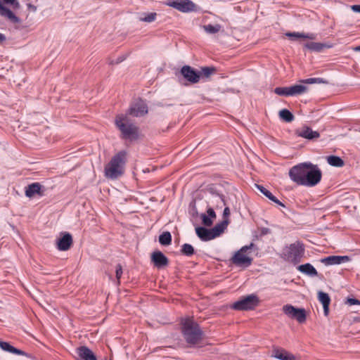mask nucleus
Returning <instances> with one entry per match:
<instances>
[{"label":"nucleus","mask_w":360,"mask_h":360,"mask_svg":"<svg viewBox=\"0 0 360 360\" xmlns=\"http://www.w3.org/2000/svg\"><path fill=\"white\" fill-rule=\"evenodd\" d=\"M148 113V107L146 103L139 100L131 104L126 115H118L115 119V124L120 130L122 137L126 139H136L138 137V128L129 118V115L133 117H141Z\"/></svg>","instance_id":"1"},{"label":"nucleus","mask_w":360,"mask_h":360,"mask_svg":"<svg viewBox=\"0 0 360 360\" xmlns=\"http://www.w3.org/2000/svg\"><path fill=\"white\" fill-rule=\"evenodd\" d=\"M289 176L298 185L311 187L320 182L322 173L316 165L306 162L292 167L289 171Z\"/></svg>","instance_id":"2"},{"label":"nucleus","mask_w":360,"mask_h":360,"mask_svg":"<svg viewBox=\"0 0 360 360\" xmlns=\"http://www.w3.org/2000/svg\"><path fill=\"white\" fill-rule=\"evenodd\" d=\"M127 161V152L121 150L115 154L105 167V176L111 179H117L124 173Z\"/></svg>","instance_id":"3"},{"label":"nucleus","mask_w":360,"mask_h":360,"mask_svg":"<svg viewBox=\"0 0 360 360\" xmlns=\"http://www.w3.org/2000/svg\"><path fill=\"white\" fill-rule=\"evenodd\" d=\"M181 331L185 340L189 345L198 344L202 339V333L198 325L190 318L181 320Z\"/></svg>","instance_id":"4"},{"label":"nucleus","mask_w":360,"mask_h":360,"mask_svg":"<svg viewBox=\"0 0 360 360\" xmlns=\"http://www.w3.org/2000/svg\"><path fill=\"white\" fill-rule=\"evenodd\" d=\"M304 252L303 245L297 241L285 246L281 251V257L284 260L293 264H297L300 262Z\"/></svg>","instance_id":"5"},{"label":"nucleus","mask_w":360,"mask_h":360,"mask_svg":"<svg viewBox=\"0 0 360 360\" xmlns=\"http://www.w3.org/2000/svg\"><path fill=\"white\" fill-rule=\"evenodd\" d=\"M228 223L227 220H224V221L216 224L211 229H207L204 227H197L195 229V232L197 236L202 240L208 241L220 236V234L223 233L224 229L226 228Z\"/></svg>","instance_id":"6"},{"label":"nucleus","mask_w":360,"mask_h":360,"mask_svg":"<svg viewBox=\"0 0 360 360\" xmlns=\"http://www.w3.org/2000/svg\"><path fill=\"white\" fill-rule=\"evenodd\" d=\"M259 302L255 295H249L234 302L232 308L236 310H249L255 308Z\"/></svg>","instance_id":"7"},{"label":"nucleus","mask_w":360,"mask_h":360,"mask_svg":"<svg viewBox=\"0 0 360 360\" xmlns=\"http://www.w3.org/2000/svg\"><path fill=\"white\" fill-rule=\"evenodd\" d=\"M165 4L182 13H189L195 10V4L191 0H167Z\"/></svg>","instance_id":"8"},{"label":"nucleus","mask_w":360,"mask_h":360,"mask_svg":"<svg viewBox=\"0 0 360 360\" xmlns=\"http://www.w3.org/2000/svg\"><path fill=\"white\" fill-rule=\"evenodd\" d=\"M252 247V244L242 247L231 258L232 262L238 266H250L252 263V259L246 255V252Z\"/></svg>","instance_id":"9"},{"label":"nucleus","mask_w":360,"mask_h":360,"mask_svg":"<svg viewBox=\"0 0 360 360\" xmlns=\"http://www.w3.org/2000/svg\"><path fill=\"white\" fill-rule=\"evenodd\" d=\"M282 310L288 317L295 319L300 323L306 321V311L304 309L296 308L291 304H285L283 307Z\"/></svg>","instance_id":"10"},{"label":"nucleus","mask_w":360,"mask_h":360,"mask_svg":"<svg viewBox=\"0 0 360 360\" xmlns=\"http://www.w3.org/2000/svg\"><path fill=\"white\" fill-rule=\"evenodd\" d=\"M181 74L188 82L192 84L198 83L200 79V74H199V72L195 70L188 65L182 67Z\"/></svg>","instance_id":"11"},{"label":"nucleus","mask_w":360,"mask_h":360,"mask_svg":"<svg viewBox=\"0 0 360 360\" xmlns=\"http://www.w3.org/2000/svg\"><path fill=\"white\" fill-rule=\"evenodd\" d=\"M45 188L39 183L35 182L28 185L25 188V195L28 198H32L35 195L43 196L44 194Z\"/></svg>","instance_id":"12"},{"label":"nucleus","mask_w":360,"mask_h":360,"mask_svg":"<svg viewBox=\"0 0 360 360\" xmlns=\"http://www.w3.org/2000/svg\"><path fill=\"white\" fill-rule=\"evenodd\" d=\"M72 244V236L68 233H64L63 236L59 238L56 241L57 249L60 251H66L69 250Z\"/></svg>","instance_id":"13"},{"label":"nucleus","mask_w":360,"mask_h":360,"mask_svg":"<svg viewBox=\"0 0 360 360\" xmlns=\"http://www.w3.org/2000/svg\"><path fill=\"white\" fill-rule=\"evenodd\" d=\"M151 260L154 265L158 268H162L168 264V259L160 251L153 252L151 255Z\"/></svg>","instance_id":"14"},{"label":"nucleus","mask_w":360,"mask_h":360,"mask_svg":"<svg viewBox=\"0 0 360 360\" xmlns=\"http://www.w3.org/2000/svg\"><path fill=\"white\" fill-rule=\"evenodd\" d=\"M76 354L80 360H97L93 352L86 346L78 347Z\"/></svg>","instance_id":"15"},{"label":"nucleus","mask_w":360,"mask_h":360,"mask_svg":"<svg viewBox=\"0 0 360 360\" xmlns=\"http://www.w3.org/2000/svg\"><path fill=\"white\" fill-rule=\"evenodd\" d=\"M349 260V257L347 256H329L325 258H323L321 262L326 266L334 265V264H340Z\"/></svg>","instance_id":"16"},{"label":"nucleus","mask_w":360,"mask_h":360,"mask_svg":"<svg viewBox=\"0 0 360 360\" xmlns=\"http://www.w3.org/2000/svg\"><path fill=\"white\" fill-rule=\"evenodd\" d=\"M297 134L298 136L302 137L304 139H307L309 140H312L314 139H317L319 137L320 134L316 131H313L310 127H304L300 129L297 131Z\"/></svg>","instance_id":"17"},{"label":"nucleus","mask_w":360,"mask_h":360,"mask_svg":"<svg viewBox=\"0 0 360 360\" xmlns=\"http://www.w3.org/2000/svg\"><path fill=\"white\" fill-rule=\"evenodd\" d=\"M0 15L14 23H19L20 22L19 18L12 11L4 6L1 2H0Z\"/></svg>","instance_id":"18"},{"label":"nucleus","mask_w":360,"mask_h":360,"mask_svg":"<svg viewBox=\"0 0 360 360\" xmlns=\"http://www.w3.org/2000/svg\"><path fill=\"white\" fill-rule=\"evenodd\" d=\"M297 269L302 274L309 276H316L318 275V272L316 269L309 263L300 265L297 267Z\"/></svg>","instance_id":"19"},{"label":"nucleus","mask_w":360,"mask_h":360,"mask_svg":"<svg viewBox=\"0 0 360 360\" xmlns=\"http://www.w3.org/2000/svg\"><path fill=\"white\" fill-rule=\"evenodd\" d=\"M318 298L319 302L323 304L325 315H327L330 302L329 295L326 292L320 291L318 294Z\"/></svg>","instance_id":"20"},{"label":"nucleus","mask_w":360,"mask_h":360,"mask_svg":"<svg viewBox=\"0 0 360 360\" xmlns=\"http://www.w3.org/2000/svg\"><path fill=\"white\" fill-rule=\"evenodd\" d=\"M256 187L262 193H263L269 200L282 207H285V205L281 201H279L269 191H268L263 186L256 184Z\"/></svg>","instance_id":"21"},{"label":"nucleus","mask_w":360,"mask_h":360,"mask_svg":"<svg viewBox=\"0 0 360 360\" xmlns=\"http://www.w3.org/2000/svg\"><path fill=\"white\" fill-rule=\"evenodd\" d=\"M0 347L6 352L18 354V355H25V352L20 349L15 348L12 345H11L8 342L0 341Z\"/></svg>","instance_id":"22"},{"label":"nucleus","mask_w":360,"mask_h":360,"mask_svg":"<svg viewBox=\"0 0 360 360\" xmlns=\"http://www.w3.org/2000/svg\"><path fill=\"white\" fill-rule=\"evenodd\" d=\"M274 356L281 360H295V357L292 354L285 350H275Z\"/></svg>","instance_id":"23"},{"label":"nucleus","mask_w":360,"mask_h":360,"mask_svg":"<svg viewBox=\"0 0 360 360\" xmlns=\"http://www.w3.org/2000/svg\"><path fill=\"white\" fill-rule=\"evenodd\" d=\"M286 36L292 39L304 38L311 40L315 39L316 38V34L314 33L304 34L300 32H288L286 33Z\"/></svg>","instance_id":"24"},{"label":"nucleus","mask_w":360,"mask_h":360,"mask_svg":"<svg viewBox=\"0 0 360 360\" xmlns=\"http://www.w3.org/2000/svg\"><path fill=\"white\" fill-rule=\"evenodd\" d=\"M307 87L303 84H295L289 86L290 96H297L304 94Z\"/></svg>","instance_id":"25"},{"label":"nucleus","mask_w":360,"mask_h":360,"mask_svg":"<svg viewBox=\"0 0 360 360\" xmlns=\"http://www.w3.org/2000/svg\"><path fill=\"white\" fill-rule=\"evenodd\" d=\"M304 46L310 51L320 52L323 48L326 47V45L318 42H309L305 44Z\"/></svg>","instance_id":"26"},{"label":"nucleus","mask_w":360,"mask_h":360,"mask_svg":"<svg viewBox=\"0 0 360 360\" xmlns=\"http://www.w3.org/2000/svg\"><path fill=\"white\" fill-rule=\"evenodd\" d=\"M279 117L286 122H290L294 120V115L287 109L280 110Z\"/></svg>","instance_id":"27"},{"label":"nucleus","mask_w":360,"mask_h":360,"mask_svg":"<svg viewBox=\"0 0 360 360\" xmlns=\"http://www.w3.org/2000/svg\"><path fill=\"white\" fill-rule=\"evenodd\" d=\"M328 163L334 167H342L344 165L343 160L338 156L330 155L327 158Z\"/></svg>","instance_id":"28"},{"label":"nucleus","mask_w":360,"mask_h":360,"mask_svg":"<svg viewBox=\"0 0 360 360\" xmlns=\"http://www.w3.org/2000/svg\"><path fill=\"white\" fill-rule=\"evenodd\" d=\"M202 28L207 34H215L221 30V26L219 24H209L203 25Z\"/></svg>","instance_id":"29"},{"label":"nucleus","mask_w":360,"mask_h":360,"mask_svg":"<svg viewBox=\"0 0 360 360\" xmlns=\"http://www.w3.org/2000/svg\"><path fill=\"white\" fill-rule=\"evenodd\" d=\"M159 242L162 245H168L172 242L171 233L168 231L163 232L159 236Z\"/></svg>","instance_id":"30"},{"label":"nucleus","mask_w":360,"mask_h":360,"mask_svg":"<svg viewBox=\"0 0 360 360\" xmlns=\"http://www.w3.org/2000/svg\"><path fill=\"white\" fill-rule=\"evenodd\" d=\"M156 13H143L139 17V20L146 22H152L156 20Z\"/></svg>","instance_id":"31"},{"label":"nucleus","mask_w":360,"mask_h":360,"mask_svg":"<svg viewBox=\"0 0 360 360\" xmlns=\"http://www.w3.org/2000/svg\"><path fill=\"white\" fill-rule=\"evenodd\" d=\"M215 70V68L213 67H204L201 68V71L199 72V74H200V77L208 78Z\"/></svg>","instance_id":"32"},{"label":"nucleus","mask_w":360,"mask_h":360,"mask_svg":"<svg viewBox=\"0 0 360 360\" xmlns=\"http://www.w3.org/2000/svg\"><path fill=\"white\" fill-rule=\"evenodd\" d=\"M303 84H327L328 82L324 80L322 78H308L305 79H302L301 81Z\"/></svg>","instance_id":"33"},{"label":"nucleus","mask_w":360,"mask_h":360,"mask_svg":"<svg viewBox=\"0 0 360 360\" xmlns=\"http://www.w3.org/2000/svg\"><path fill=\"white\" fill-rule=\"evenodd\" d=\"M274 92L279 96H290L289 86L276 87Z\"/></svg>","instance_id":"34"},{"label":"nucleus","mask_w":360,"mask_h":360,"mask_svg":"<svg viewBox=\"0 0 360 360\" xmlns=\"http://www.w3.org/2000/svg\"><path fill=\"white\" fill-rule=\"evenodd\" d=\"M181 252L186 256H191L194 254V249L191 245L185 243L182 245Z\"/></svg>","instance_id":"35"},{"label":"nucleus","mask_w":360,"mask_h":360,"mask_svg":"<svg viewBox=\"0 0 360 360\" xmlns=\"http://www.w3.org/2000/svg\"><path fill=\"white\" fill-rule=\"evenodd\" d=\"M201 218H202V224L205 226H210L213 223V221H212L213 219H211L210 217H208L205 214H202L201 216Z\"/></svg>","instance_id":"36"},{"label":"nucleus","mask_w":360,"mask_h":360,"mask_svg":"<svg viewBox=\"0 0 360 360\" xmlns=\"http://www.w3.org/2000/svg\"><path fill=\"white\" fill-rule=\"evenodd\" d=\"M4 3L12 6L14 9L20 8V3L17 0H3Z\"/></svg>","instance_id":"37"},{"label":"nucleus","mask_w":360,"mask_h":360,"mask_svg":"<svg viewBox=\"0 0 360 360\" xmlns=\"http://www.w3.org/2000/svg\"><path fill=\"white\" fill-rule=\"evenodd\" d=\"M346 303L350 306L354 305V304L360 305V300L355 299V298H348L347 300Z\"/></svg>","instance_id":"38"},{"label":"nucleus","mask_w":360,"mask_h":360,"mask_svg":"<svg viewBox=\"0 0 360 360\" xmlns=\"http://www.w3.org/2000/svg\"><path fill=\"white\" fill-rule=\"evenodd\" d=\"M122 274V266L118 264L116 267V277L119 280Z\"/></svg>","instance_id":"39"},{"label":"nucleus","mask_w":360,"mask_h":360,"mask_svg":"<svg viewBox=\"0 0 360 360\" xmlns=\"http://www.w3.org/2000/svg\"><path fill=\"white\" fill-rule=\"evenodd\" d=\"M207 212V216L210 217L211 219L216 218V214L212 208H211V207L208 208Z\"/></svg>","instance_id":"40"},{"label":"nucleus","mask_w":360,"mask_h":360,"mask_svg":"<svg viewBox=\"0 0 360 360\" xmlns=\"http://www.w3.org/2000/svg\"><path fill=\"white\" fill-rule=\"evenodd\" d=\"M351 9L355 13H360V5H352Z\"/></svg>","instance_id":"41"},{"label":"nucleus","mask_w":360,"mask_h":360,"mask_svg":"<svg viewBox=\"0 0 360 360\" xmlns=\"http://www.w3.org/2000/svg\"><path fill=\"white\" fill-rule=\"evenodd\" d=\"M230 214V210L229 207H225L224 210L223 215L224 217H228Z\"/></svg>","instance_id":"42"},{"label":"nucleus","mask_w":360,"mask_h":360,"mask_svg":"<svg viewBox=\"0 0 360 360\" xmlns=\"http://www.w3.org/2000/svg\"><path fill=\"white\" fill-rule=\"evenodd\" d=\"M6 40V37L4 34L0 33V44Z\"/></svg>","instance_id":"43"},{"label":"nucleus","mask_w":360,"mask_h":360,"mask_svg":"<svg viewBox=\"0 0 360 360\" xmlns=\"http://www.w3.org/2000/svg\"><path fill=\"white\" fill-rule=\"evenodd\" d=\"M124 60V57H119L117 60H116V63H121L122 61H123Z\"/></svg>","instance_id":"44"},{"label":"nucleus","mask_w":360,"mask_h":360,"mask_svg":"<svg viewBox=\"0 0 360 360\" xmlns=\"http://www.w3.org/2000/svg\"><path fill=\"white\" fill-rule=\"evenodd\" d=\"M354 51H360V46L354 48Z\"/></svg>","instance_id":"45"},{"label":"nucleus","mask_w":360,"mask_h":360,"mask_svg":"<svg viewBox=\"0 0 360 360\" xmlns=\"http://www.w3.org/2000/svg\"><path fill=\"white\" fill-rule=\"evenodd\" d=\"M29 6L30 7V8H33L34 11H36V7L32 6L31 4H29Z\"/></svg>","instance_id":"46"}]
</instances>
